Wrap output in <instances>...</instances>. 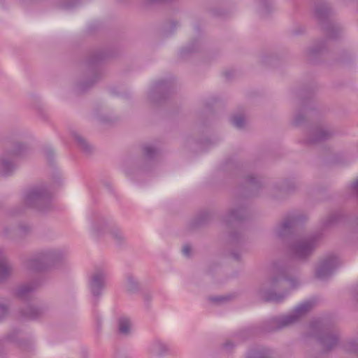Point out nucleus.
Returning <instances> with one entry per match:
<instances>
[{"instance_id": "nucleus-1", "label": "nucleus", "mask_w": 358, "mask_h": 358, "mask_svg": "<svg viewBox=\"0 0 358 358\" xmlns=\"http://www.w3.org/2000/svg\"><path fill=\"white\" fill-rule=\"evenodd\" d=\"M299 285L295 278H288L284 273L273 275L265 280L258 289V295L265 301L282 302L288 291Z\"/></svg>"}, {"instance_id": "nucleus-2", "label": "nucleus", "mask_w": 358, "mask_h": 358, "mask_svg": "<svg viewBox=\"0 0 358 358\" xmlns=\"http://www.w3.org/2000/svg\"><path fill=\"white\" fill-rule=\"evenodd\" d=\"M66 252L60 248H48L43 250L29 260L30 268L41 270L45 266H58L65 261Z\"/></svg>"}, {"instance_id": "nucleus-3", "label": "nucleus", "mask_w": 358, "mask_h": 358, "mask_svg": "<svg viewBox=\"0 0 358 358\" xmlns=\"http://www.w3.org/2000/svg\"><path fill=\"white\" fill-rule=\"evenodd\" d=\"M50 194L44 185L35 186L28 189L24 196V203L29 207L41 209L48 201Z\"/></svg>"}, {"instance_id": "nucleus-4", "label": "nucleus", "mask_w": 358, "mask_h": 358, "mask_svg": "<svg viewBox=\"0 0 358 358\" xmlns=\"http://www.w3.org/2000/svg\"><path fill=\"white\" fill-rule=\"evenodd\" d=\"M314 306L313 301H306L299 305L292 313L280 317L278 321V328H285L296 322L308 313Z\"/></svg>"}, {"instance_id": "nucleus-5", "label": "nucleus", "mask_w": 358, "mask_h": 358, "mask_svg": "<svg viewBox=\"0 0 358 358\" xmlns=\"http://www.w3.org/2000/svg\"><path fill=\"white\" fill-rule=\"evenodd\" d=\"M315 246L316 240L313 237L299 239L294 241L291 250L296 258L304 259L312 253Z\"/></svg>"}, {"instance_id": "nucleus-6", "label": "nucleus", "mask_w": 358, "mask_h": 358, "mask_svg": "<svg viewBox=\"0 0 358 358\" xmlns=\"http://www.w3.org/2000/svg\"><path fill=\"white\" fill-rule=\"evenodd\" d=\"M106 273L99 269L95 271L91 276L90 287L94 296H99L106 285Z\"/></svg>"}, {"instance_id": "nucleus-7", "label": "nucleus", "mask_w": 358, "mask_h": 358, "mask_svg": "<svg viewBox=\"0 0 358 358\" xmlns=\"http://www.w3.org/2000/svg\"><path fill=\"white\" fill-rule=\"evenodd\" d=\"M338 265V260L336 257L330 256L322 261L317 268L316 276L319 279L324 280L329 278L334 269Z\"/></svg>"}, {"instance_id": "nucleus-8", "label": "nucleus", "mask_w": 358, "mask_h": 358, "mask_svg": "<svg viewBox=\"0 0 358 358\" xmlns=\"http://www.w3.org/2000/svg\"><path fill=\"white\" fill-rule=\"evenodd\" d=\"M331 136V132L324 128V127H320L317 128L313 129L307 139L308 143H315L324 140L329 138Z\"/></svg>"}, {"instance_id": "nucleus-9", "label": "nucleus", "mask_w": 358, "mask_h": 358, "mask_svg": "<svg viewBox=\"0 0 358 358\" xmlns=\"http://www.w3.org/2000/svg\"><path fill=\"white\" fill-rule=\"evenodd\" d=\"M13 266L8 262L4 252L0 250V281L6 279L13 272Z\"/></svg>"}, {"instance_id": "nucleus-10", "label": "nucleus", "mask_w": 358, "mask_h": 358, "mask_svg": "<svg viewBox=\"0 0 358 358\" xmlns=\"http://www.w3.org/2000/svg\"><path fill=\"white\" fill-rule=\"evenodd\" d=\"M318 340L325 351L331 350L338 343V338L334 334H322L318 336Z\"/></svg>"}, {"instance_id": "nucleus-11", "label": "nucleus", "mask_w": 358, "mask_h": 358, "mask_svg": "<svg viewBox=\"0 0 358 358\" xmlns=\"http://www.w3.org/2000/svg\"><path fill=\"white\" fill-rule=\"evenodd\" d=\"M150 351L157 355H164L169 352V347L164 343L156 341L150 346Z\"/></svg>"}, {"instance_id": "nucleus-12", "label": "nucleus", "mask_w": 358, "mask_h": 358, "mask_svg": "<svg viewBox=\"0 0 358 358\" xmlns=\"http://www.w3.org/2000/svg\"><path fill=\"white\" fill-rule=\"evenodd\" d=\"M292 224V221L288 220H285L275 229V233L276 236L281 238L288 234L290 231Z\"/></svg>"}, {"instance_id": "nucleus-13", "label": "nucleus", "mask_w": 358, "mask_h": 358, "mask_svg": "<svg viewBox=\"0 0 358 358\" xmlns=\"http://www.w3.org/2000/svg\"><path fill=\"white\" fill-rule=\"evenodd\" d=\"M44 313V310L42 308L29 306L24 311V316L29 319H36L42 316Z\"/></svg>"}, {"instance_id": "nucleus-14", "label": "nucleus", "mask_w": 358, "mask_h": 358, "mask_svg": "<svg viewBox=\"0 0 358 358\" xmlns=\"http://www.w3.org/2000/svg\"><path fill=\"white\" fill-rule=\"evenodd\" d=\"M15 168L13 161L3 159L0 164V171L3 176L9 175Z\"/></svg>"}, {"instance_id": "nucleus-15", "label": "nucleus", "mask_w": 358, "mask_h": 358, "mask_svg": "<svg viewBox=\"0 0 358 358\" xmlns=\"http://www.w3.org/2000/svg\"><path fill=\"white\" fill-rule=\"evenodd\" d=\"M131 323L127 318H120L118 322L119 331L122 334H128L130 331Z\"/></svg>"}, {"instance_id": "nucleus-16", "label": "nucleus", "mask_w": 358, "mask_h": 358, "mask_svg": "<svg viewBox=\"0 0 358 358\" xmlns=\"http://www.w3.org/2000/svg\"><path fill=\"white\" fill-rule=\"evenodd\" d=\"M74 138L80 148L85 152L89 153L92 150V146L80 135L76 134Z\"/></svg>"}, {"instance_id": "nucleus-17", "label": "nucleus", "mask_w": 358, "mask_h": 358, "mask_svg": "<svg viewBox=\"0 0 358 358\" xmlns=\"http://www.w3.org/2000/svg\"><path fill=\"white\" fill-rule=\"evenodd\" d=\"M125 286L129 292H134L138 288V282L134 276L128 274L126 276Z\"/></svg>"}, {"instance_id": "nucleus-18", "label": "nucleus", "mask_w": 358, "mask_h": 358, "mask_svg": "<svg viewBox=\"0 0 358 358\" xmlns=\"http://www.w3.org/2000/svg\"><path fill=\"white\" fill-rule=\"evenodd\" d=\"M329 13V8L327 6H317L315 10V17L318 20H322L326 17Z\"/></svg>"}, {"instance_id": "nucleus-19", "label": "nucleus", "mask_w": 358, "mask_h": 358, "mask_svg": "<svg viewBox=\"0 0 358 358\" xmlns=\"http://www.w3.org/2000/svg\"><path fill=\"white\" fill-rule=\"evenodd\" d=\"M34 289V286L31 285H24L20 287H19L17 290V294L20 297H25L27 295L33 291Z\"/></svg>"}, {"instance_id": "nucleus-20", "label": "nucleus", "mask_w": 358, "mask_h": 358, "mask_svg": "<svg viewBox=\"0 0 358 358\" xmlns=\"http://www.w3.org/2000/svg\"><path fill=\"white\" fill-rule=\"evenodd\" d=\"M346 350L352 352H358V343L356 341L350 340L345 344Z\"/></svg>"}, {"instance_id": "nucleus-21", "label": "nucleus", "mask_w": 358, "mask_h": 358, "mask_svg": "<svg viewBox=\"0 0 358 358\" xmlns=\"http://www.w3.org/2000/svg\"><path fill=\"white\" fill-rule=\"evenodd\" d=\"M234 125L237 128H242L244 126L245 120L243 116H236L232 119Z\"/></svg>"}, {"instance_id": "nucleus-22", "label": "nucleus", "mask_w": 358, "mask_h": 358, "mask_svg": "<svg viewBox=\"0 0 358 358\" xmlns=\"http://www.w3.org/2000/svg\"><path fill=\"white\" fill-rule=\"evenodd\" d=\"M240 210H233L229 212L227 215V221L235 220L241 219V216L239 214Z\"/></svg>"}, {"instance_id": "nucleus-23", "label": "nucleus", "mask_w": 358, "mask_h": 358, "mask_svg": "<svg viewBox=\"0 0 358 358\" xmlns=\"http://www.w3.org/2000/svg\"><path fill=\"white\" fill-rule=\"evenodd\" d=\"M248 358H271V357L268 352L264 351L250 355Z\"/></svg>"}, {"instance_id": "nucleus-24", "label": "nucleus", "mask_w": 358, "mask_h": 358, "mask_svg": "<svg viewBox=\"0 0 358 358\" xmlns=\"http://www.w3.org/2000/svg\"><path fill=\"white\" fill-rule=\"evenodd\" d=\"M8 313V307L5 303L0 302V320Z\"/></svg>"}, {"instance_id": "nucleus-25", "label": "nucleus", "mask_w": 358, "mask_h": 358, "mask_svg": "<svg viewBox=\"0 0 358 358\" xmlns=\"http://www.w3.org/2000/svg\"><path fill=\"white\" fill-rule=\"evenodd\" d=\"M112 235L114 237V238L118 242H120L124 239L123 234L119 230L112 231Z\"/></svg>"}, {"instance_id": "nucleus-26", "label": "nucleus", "mask_w": 358, "mask_h": 358, "mask_svg": "<svg viewBox=\"0 0 358 358\" xmlns=\"http://www.w3.org/2000/svg\"><path fill=\"white\" fill-rule=\"evenodd\" d=\"M106 228V225L104 224H101L99 225H94V232L96 235H99L102 233V231Z\"/></svg>"}, {"instance_id": "nucleus-27", "label": "nucleus", "mask_w": 358, "mask_h": 358, "mask_svg": "<svg viewBox=\"0 0 358 358\" xmlns=\"http://www.w3.org/2000/svg\"><path fill=\"white\" fill-rule=\"evenodd\" d=\"M145 152L147 156L152 157V155L156 152V150L152 146H145L144 148Z\"/></svg>"}, {"instance_id": "nucleus-28", "label": "nucleus", "mask_w": 358, "mask_h": 358, "mask_svg": "<svg viewBox=\"0 0 358 358\" xmlns=\"http://www.w3.org/2000/svg\"><path fill=\"white\" fill-rule=\"evenodd\" d=\"M191 248L189 245H186L182 248V252L184 255L189 256L190 255Z\"/></svg>"}, {"instance_id": "nucleus-29", "label": "nucleus", "mask_w": 358, "mask_h": 358, "mask_svg": "<svg viewBox=\"0 0 358 358\" xmlns=\"http://www.w3.org/2000/svg\"><path fill=\"white\" fill-rule=\"evenodd\" d=\"M351 189L358 194V179L352 184Z\"/></svg>"}, {"instance_id": "nucleus-30", "label": "nucleus", "mask_w": 358, "mask_h": 358, "mask_svg": "<svg viewBox=\"0 0 358 358\" xmlns=\"http://www.w3.org/2000/svg\"><path fill=\"white\" fill-rule=\"evenodd\" d=\"M224 299L225 298H223V297H213V298H211V301L213 302H219V301H223Z\"/></svg>"}, {"instance_id": "nucleus-31", "label": "nucleus", "mask_w": 358, "mask_h": 358, "mask_svg": "<svg viewBox=\"0 0 358 358\" xmlns=\"http://www.w3.org/2000/svg\"><path fill=\"white\" fill-rule=\"evenodd\" d=\"M295 122L297 124L301 122V120H299V117H296Z\"/></svg>"}, {"instance_id": "nucleus-32", "label": "nucleus", "mask_w": 358, "mask_h": 358, "mask_svg": "<svg viewBox=\"0 0 358 358\" xmlns=\"http://www.w3.org/2000/svg\"><path fill=\"white\" fill-rule=\"evenodd\" d=\"M256 182V179L254 178H250V182L251 183H255Z\"/></svg>"}, {"instance_id": "nucleus-33", "label": "nucleus", "mask_w": 358, "mask_h": 358, "mask_svg": "<svg viewBox=\"0 0 358 358\" xmlns=\"http://www.w3.org/2000/svg\"><path fill=\"white\" fill-rule=\"evenodd\" d=\"M357 293H358V287H357Z\"/></svg>"}]
</instances>
